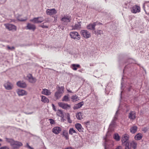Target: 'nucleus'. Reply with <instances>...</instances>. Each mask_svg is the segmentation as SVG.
Returning <instances> with one entry per match:
<instances>
[{
  "mask_svg": "<svg viewBox=\"0 0 149 149\" xmlns=\"http://www.w3.org/2000/svg\"><path fill=\"white\" fill-rule=\"evenodd\" d=\"M6 141L10 143L11 146L12 147L11 149H19V148L22 146V143L18 141H15L12 139L6 138Z\"/></svg>",
  "mask_w": 149,
  "mask_h": 149,
  "instance_id": "f257e3e1",
  "label": "nucleus"
},
{
  "mask_svg": "<svg viewBox=\"0 0 149 149\" xmlns=\"http://www.w3.org/2000/svg\"><path fill=\"white\" fill-rule=\"evenodd\" d=\"M113 141L108 139L107 138L104 139V141L103 143V145L105 149L109 148L113 146Z\"/></svg>",
  "mask_w": 149,
  "mask_h": 149,
  "instance_id": "f03ea898",
  "label": "nucleus"
},
{
  "mask_svg": "<svg viewBox=\"0 0 149 149\" xmlns=\"http://www.w3.org/2000/svg\"><path fill=\"white\" fill-rule=\"evenodd\" d=\"M71 20L70 16L68 15H64L61 19L62 24L65 25H67L68 23L70 22Z\"/></svg>",
  "mask_w": 149,
  "mask_h": 149,
  "instance_id": "7ed1b4c3",
  "label": "nucleus"
},
{
  "mask_svg": "<svg viewBox=\"0 0 149 149\" xmlns=\"http://www.w3.org/2000/svg\"><path fill=\"white\" fill-rule=\"evenodd\" d=\"M70 36L72 38L76 40H79L81 38L80 36L76 31H73L70 33Z\"/></svg>",
  "mask_w": 149,
  "mask_h": 149,
  "instance_id": "20e7f679",
  "label": "nucleus"
},
{
  "mask_svg": "<svg viewBox=\"0 0 149 149\" xmlns=\"http://www.w3.org/2000/svg\"><path fill=\"white\" fill-rule=\"evenodd\" d=\"M81 36L87 39L91 37V33L86 30H82L81 31Z\"/></svg>",
  "mask_w": 149,
  "mask_h": 149,
  "instance_id": "39448f33",
  "label": "nucleus"
},
{
  "mask_svg": "<svg viewBox=\"0 0 149 149\" xmlns=\"http://www.w3.org/2000/svg\"><path fill=\"white\" fill-rule=\"evenodd\" d=\"M129 136L128 135L125 134L123 135L122 137L121 141L123 144H127L129 143Z\"/></svg>",
  "mask_w": 149,
  "mask_h": 149,
  "instance_id": "423d86ee",
  "label": "nucleus"
},
{
  "mask_svg": "<svg viewBox=\"0 0 149 149\" xmlns=\"http://www.w3.org/2000/svg\"><path fill=\"white\" fill-rule=\"evenodd\" d=\"M43 20V18L40 17L34 18L33 19H31L30 21L34 23L38 24L41 23Z\"/></svg>",
  "mask_w": 149,
  "mask_h": 149,
  "instance_id": "0eeeda50",
  "label": "nucleus"
},
{
  "mask_svg": "<svg viewBox=\"0 0 149 149\" xmlns=\"http://www.w3.org/2000/svg\"><path fill=\"white\" fill-rule=\"evenodd\" d=\"M27 78L29 82L31 83H35L37 80L36 79L33 77L31 74H28Z\"/></svg>",
  "mask_w": 149,
  "mask_h": 149,
  "instance_id": "6e6552de",
  "label": "nucleus"
},
{
  "mask_svg": "<svg viewBox=\"0 0 149 149\" xmlns=\"http://www.w3.org/2000/svg\"><path fill=\"white\" fill-rule=\"evenodd\" d=\"M6 28L10 31H16V26L10 24H5Z\"/></svg>",
  "mask_w": 149,
  "mask_h": 149,
  "instance_id": "1a4fd4ad",
  "label": "nucleus"
},
{
  "mask_svg": "<svg viewBox=\"0 0 149 149\" xmlns=\"http://www.w3.org/2000/svg\"><path fill=\"white\" fill-rule=\"evenodd\" d=\"M131 11L134 13H139L140 11V8L139 6L135 5L131 8Z\"/></svg>",
  "mask_w": 149,
  "mask_h": 149,
  "instance_id": "9d476101",
  "label": "nucleus"
},
{
  "mask_svg": "<svg viewBox=\"0 0 149 149\" xmlns=\"http://www.w3.org/2000/svg\"><path fill=\"white\" fill-rule=\"evenodd\" d=\"M59 106L65 109H70V106L67 104H65L62 102H59L58 103Z\"/></svg>",
  "mask_w": 149,
  "mask_h": 149,
  "instance_id": "9b49d317",
  "label": "nucleus"
},
{
  "mask_svg": "<svg viewBox=\"0 0 149 149\" xmlns=\"http://www.w3.org/2000/svg\"><path fill=\"white\" fill-rule=\"evenodd\" d=\"M116 120H113L111 122L109 126V130L111 132H112L114 130V128L115 127L116 125Z\"/></svg>",
  "mask_w": 149,
  "mask_h": 149,
  "instance_id": "f8f14e48",
  "label": "nucleus"
},
{
  "mask_svg": "<svg viewBox=\"0 0 149 149\" xmlns=\"http://www.w3.org/2000/svg\"><path fill=\"white\" fill-rule=\"evenodd\" d=\"M16 92L19 96H22L27 94V92L26 91L21 89H17Z\"/></svg>",
  "mask_w": 149,
  "mask_h": 149,
  "instance_id": "ddd939ff",
  "label": "nucleus"
},
{
  "mask_svg": "<svg viewBox=\"0 0 149 149\" xmlns=\"http://www.w3.org/2000/svg\"><path fill=\"white\" fill-rule=\"evenodd\" d=\"M97 25V22H95L93 24H90L87 26V28L88 29L95 30V27Z\"/></svg>",
  "mask_w": 149,
  "mask_h": 149,
  "instance_id": "4468645a",
  "label": "nucleus"
},
{
  "mask_svg": "<svg viewBox=\"0 0 149 149\" xmlns=\"http://www.w3.org/2000/svg\"><path fill=\"white\" fill-rule=\"evenodd\" d=\"M46 13L47 15H51L55 14L57 13V12L54 9H47L46 10Z\"/></svg>",
  "mask_w": 149,
  "mask_h": 149,
  "instance_id": "2eb2a0df",
  "label": "nucleus"
},
{
  "mask_svg": "<svg viewBox=\"0 0 149 149\" xmlns=\"http://www.w3.org/2000/svg\"><path fill=\"white\" fill-rule=\"evenodd\" d=\"M4 86L6 89L7 90H11L13 88V84L8 82L5 84L4 85Z\"/></svg>",
  "mask_w": 149,
  "mask_h": 149,
  "instance_id": "dca6fc26",
  "label": "nucleus"
},
{
  "mask_svg": "<svg viewBox=\"0 0 149 149\" xmlns=\"http://www.w3.org/2000/svg\"><path fill=\"white\" fill-rule=\"evenodd\" d=\"M61 130V128L58 127H55L52 129V132L55 134H59Z\"/></svg>",
  "mask_w": 149,
  "mask_h": 149,
  "instance_id": "f3484780",
  "label": "nucleus"
},
{
  "mask_svg": "<svg viewBox=\"0 0 149 149\" xmlns=\"http://www.w3.org/2000/svg\"><path fill=\"white\" fill-rule=\"evenodd\" d=\"M128 118L131 120H134L136 118V113L133 111H131L129 113Z\"/></svg>",
  "mask_w": 149,
  "mask_h": 149,
  "instance_id": "a211bd4d",
  "label": "nucleus"
},
{
  "mask_svg": "<svg viewBox=\"0 0 149 149\" xmlns=\"http://www.w3.org/2000/svg\"><path fill=\"white\" fill-rule=\"evenodd\" d=\"M27 29L32 30L34 31L36 29V27L34 24L30 23H28L26 26Z\"/></svg>",
  "mask_w": 149,
  "mask_h": 149,
  "instance_id": "6ab92c4d",
  "label": "nucleus"
},
{
  "mask_svg": "<svg viewBox=\"0 0 149 149\" xmlns=\"http://www.w3.org/2000/svg\"><path fill=\"white\" fill-rule=\"evenodd\" d=\"M17 86L21 88H25L26 87V83L23 81H18L17 83Z\"/></svg>",
  "mask_w": 149,
  "mask_h": 149,
  "instance_id": "aec40b11",
  "label": "nucleus"
},
{
  "mask_svg": "<svg viewBox=\"0 0 149 149\" xmlns=\"http://www.w3.org/2000/svg\"><path fill=\"white\" fill-rule=\"evenodd\" d=\"M75 127L79 132H82L83 131L84 129L80 124L77 123L75 124Z\"/></svg>",
  "mask_w": 149,
  "mask_h": 149,
  "instance_id": "412c9836",
  "label": "nucleus"
},
{
  "mask_svg": "<svg viewBox=\"0 0 149 149\" xmlns=\"http://www.w3.org/2000/svg\"><path fill=\"white\" fill-rule=\"evenodd\" d=\"M84 104V102L83 101L80 102L77 104H76L73 107V109L74 110L77 109L81 107Z\"/></svg>",
  "mask_w": 149,
  "mask_h": 149,
  "instance_id": "4be33fe9",
  "label": "nucleus"
},
{
  "mask_svg": "<svg viewBox=\"0 0 149 149\" xmlns=\"http://www.w3.org/2000/svg\"><path fill=\"white\" fill-rule=\"evenodd\" d=\"M42 93V94L47 95H49L51 93L50 91L46 89H43Z\"/></svg>",
  "mask_w": 149,
  "mask_h": 149,
  "instance_id": "5701e85b",
  "label": "nucleus"
},
{
  "mask_svg": "<svg viewBox=\"0 0 149 149\" xmlns=\"http://www.w3.org/2000/svg\"><path fill=\"white\" fill-rule=\"evenodd\" d=\"M63 136H64L66 140L69 139V135L68 132L66 130H64L62 132Z\"/></svg>",
  "mask_w": 149,
  "mask_h": 149,
  "instance_id": "b1692460",
  "label": "nucleus"
},
{
  "mask_svg": "<svg viewBox=\"0 0 149 149\" xmlns=\"http://www.w3.org/2000/svg\"><path fill=\"white\" fill-rule=\"evenodd\" d=\"M137 130V126H134L130 128V132L132 134H134L136 132Z\"/></svg>",
  "mask_w": 149,
  "mask_h": 149,
  "instance_id": "393cba45",
  "label": "nucleus"
},
{
  "mask_svg": "<svg viewBox=\"0 0 149 149\" xmlns=\"http://www.w3.org/2000/svg\"><path fill=\"white\" fill-rule=\"evenodd\" d=\"M83 114L81 112H79L76 114V117L79 120H81L83 119L82 115Z\"/></svg>",
  "mask_w": 149,
  "mask_h": 149,
  "instance_id": "a878e982",
  "label": "nucleus"
},
{
  "mask_svg": "<svg viewBox=\"0 0 149 149\" xmlns=\"http://www.w3.org/2000/svg\"><path fill=\"white\" fill-rule=\"evenodd\" d=\"M56 88L57 89V91L56 92H58L59 93H61V94H63V89L64 88L63 87L61 86V87H60L59 86H57Z\"/></svg>",
  "mask_w": 149,
  "mask_h": 149,
  "instance_id": "bb28decb",
  "label": "nucleus"
},
{
  "mask_svg": "<svg viewBox=\"0 0 149 149\" xmlns=\"http://www.w3.org/2000/svg\"><path fill=\"white\" fill-rule=\"evenodd\" d=\"M81 22H78L75 24V26L73 27L74 29H79L81 28Z\"/></svg>",
  "mask_w": 149,
  "mask_h": 149,
  "instance_id": "cd10ccee",
  "label": "nucleus"
},
{
  "mask_svg": "<svg viewBox=\"0 0 149 149\" xmlns=\"http://www.w3.org/2000/svg\"><path fill=\"white\" fill-rule=\"evenodd\" d=\"M41 101L45 103H48L49 102V99L46 97L44 96H41Z\"/></svg>",
  "mask_w": 149,
  "mask_h": 149,
  "instance_id": "c85d7f7f",
  "label": "nucleus"
},
{
  "mask_svg": "<svg viewBox=\"0 0 149 149\" xmlns=\"http://www.w3.org/2000/svg\"><path fill=\"white\" fill-rule=\"evenodd\" d=\"M142 137V135L141 133H138L134 137L136 140H139L141 139Z\"/></svg>",
  "mask_w": 149,
  "mask_h": 149,
  "instance_id": "c756f323",
  "label": "nucleus"
},
{
  "mask_svg": "<svg viewBox=\"0 0 149 149\" xmlns=\"http://www.w3.org/2000/svg\"><path fill=\"white\" fill-rule=\"evenodd\" d=\"M57 114L60 117L62 118L64 117V115L63 112L62 110H58L57 112Z\"/></svg>",
  "mask_w": 149,
  "mask_h": 149,
  "instance_id": "7c9ffc66",
  "label": "nucleus"
},
{
  "mask_svg": "<svg viewBox=\"0 0 149 149\" xmlns=\"http://www.w3.org/2000/svg\"><path fill=\"white\" fill-rule=\"evenodd\" d=\"M72 69L74 70H77V68H79L80 65L79 64H73L72 65Z\"/></svg>",
  "mask_w": 149,
  "mask_h": 149,
  "instance_id": "2f4dec72",
  "label": "nucleus"
},
{
  "mask_svg": "<svg viewBox=\"0 0 149 149\" xmlns=\"http://www.w3.org/2000/svg\"><path fill=\"white\" fill-rule=\"evenodd\" d=\"M73 102H75L79 100V98L76 95H72L71 98Z\"/></svg>",
  "mask_w": 149,
  "mask_h": 149,
  "instance_id": "473e14b6",
  "label": "nucleus"
},
{
  "mask_svg": "<svg viewBox=\"0 0 149 149\" xmlns=\"http://www.w3.org/2000/svg\"><path fill=\"white\" fill-rule=\"evenodd\" d=\"M130 144L134 149H136V148L137 143L136 142L133 141L130 143Z\"/></svg>",
  "mask_w": 149,
  "mask_h": 149,
  "instance_id": "72a5a7b5",
  "label": "nucleus"
},
{
  "mask_svg": "<svg viewBox=\"0 0 149 149\" xmlns=\"http://www.w3.org/2000/svg\"><path fill=\"white\" fill-rule=\"evenodd\" d=\"M62 94L59 93L58 92H56L55 94L54 95L56 97L57 99L60 98L62 95Z\"/></svg>",
  "mask_w": 149,
  "mask_h": 149,
  "instance_id": "f704fd0d",
  "label": "nucleus"
},
{
  "mask_svg": "<svg viewBox=\"0 0 149 149\" xmlns=\"http://www.w3.org/2000/svg\"><path fill=\"white\" fill-rule=\"evenodd\" d=\"M113 138L114 139L117 141H119L120 140V137L117 133H115L114 134Z\"/></svg>",
  "mask_w": 149,
  "mask_h": 149,
  "instance_id": "c9c22d12",
  "label": "nucleus"
},
{
  "mask_svg": "<svg viewBox=\"0 0 149 149\" xmlns=\"http://www.w3.org/2000/svg\"><path fill=\"white\" fill-rule=\"evenodd\" d=\"M70 100V99L69 97L67 95L64 96L62 98V101H63L68 102Z\"/></svg>",
  "mask_w": 149,
  "mask_h": 149,
  "instance_id": "e433bc0d",
  "label": "nucleus"
},
{
  "mask_svg": "<svg viewBox=\"0 0 149 149\" xmlns=\"http://www.w3.org/2000/svg\"><path fill=\"white\" fill-rule=\"evenodd\" d=\"M69 134L71 135L73 133H77V132L74 130L73 128H70L69 131Z\"/></svg>",
  "mask_w": 149,
  "mask_h": 149,
  "instance_id": "4c0bfd02",
  "label": "nucleus"
},
{
  "mask_svg": "<svg viewBox=\"0 0 149 149\" xmlns=\"http://www.w3.org/2000/svg\"><path fill=\"white\" fill-rule=\"evenodd\" d=\"M21 16V15H19L17 17V18L18 20L20 21H24L26 20L27 18L26 17H25L24 19H22L20 18Z\"/></svg>",
  "mask_w": 149,
  "mask_h": 149,
  "instance_id": "58836bf2",
  "label": "nucleus"
},
{
  "mask_svg": "<svg viewBox=\"0 0 149 149\" xmlns=\"http://www.w3.org/2000/svg\"><path fill=\"white\" fill-rule=\"evenodd\" d=\"M95 34H99L100 35L101 34L103 33V31L101 30H98L97 31H95Z\"/></svg>",
  "mask_w": 149,
  "mask_h": 149,
  "instance_id": "ea45409f",
  "label": "nucleus"
},
{
  "mask_svg": "<svg viewBox=\"0 0 149 149\" xmlns=\"http://www.w3.org/2000/svg\"><path fill=\"white\" fill-rule=\"evenodd\" d=\"M119 113L118 112V111L117 110L116 112V113L113 119L114 120H116L117 119L118 116L119 115Z\"/></svg>",
  "mask_w": 149,
  "mask_h": 149,
  "instance_id": "a19ab883",
  "label": "nucleus"
},
{
  "mask_svg": "<svg viewBox=\"0 0 149 149\" xmlns=\"http://www.w3.org/2000/svg\"><path fill=\"white\" fill-rule=\"evenodd\" d=\"M45 22H44L40 26V27H41L43 28L47 29L48 28V26H47L45 24Z\"/></svg>",
  "mask_w": 149,
  "mask_h": 149,
  "instance_id": "79ce46f5",
  "label": "nucleus"
},
{
  "mask_svg": "<svg viewBox=\"0 0 149 149\" xmlns=\"http://www.w3.org/2000/svg\"><path fill=\"white\" fill-rule=\"evenodd\" d=\"M67 119L69 123H72V121L70 119V116L69 114H68L67 115Z\"/></svg>",
  "mask_w": 149,
  "mask_h": 149,
  "instance_id": "37998d69",
  "label": "nucleus"
},
{
  "mask_svg": "<svg viewBox=\"0 0 149 149\" xmlns=\"http://www.w3.org/2000/svg\"><path fill=\"white\" fill-rule=\"evenodd\" d=\"M49 120L50 121V123L51 124H55L54 120L52 119H49Z\"/></svg>",
  "mask_w": 149,
  "mask_h": 149,
  "instance_id": "c03bdc74",
  "label": "nucleus"
},
{
  "mask_svg": "<svg viewBox=\"0 0 149 149\" xmlns=\"http://www.w3.org/2000/svg\"><path fill=\"white\" fill-rule=\"evenodd\" d=\"M129 143H128L127 144H125V149H130L131 148H130L129 147Z\"/></svg>",
  "mask_w": 149,
  "mask_h": 149,
  "instance_id": "a18cd8bd",
  "label": "nucleus"
},
{
  "mask_svg": "<svg viewBox=\"0 0 149 149\" xmlns=\"http://www.w3.org/2000/svg\"><path fill=\"white\" fill-rule=\"evenodd\" d=\"M9 148L6 146L2 147L0 148V149H9Z\"/></svg>",
  "mask_w": 149,
  "mask_h": 149,
  "instance_id": "49530a36",
  "label": "nucleus"
},
{
  "mask_svg": "<svg viewBox=\"0 0 149 149\" xmlns=\"http://www.w3.org/2000/svg\"><path fill=\"white\" fill-rule=\"evenodd\" d=\"M7 48L8 49L11 50H13V49H14L15 47H10L9 46H7Z\"/></svg>",
  "mask_w": 149,
  "mask_h": 149,
  "instance_id": "de8ad7c7",
  "label": "nucleus"
},
{
  "mask_svg": "<svg viewBox=\"0 0 149 149\" xmlns=\"http://www.w3.org/2000/svg\"><path fill=\"white\" fill-rule=\"evenodd\" d=\"M26 146L30 149H33V148L31 147L30 146H29L28 143H27L26 144Z\"/></svg>",
  "mask_w": 149,
  "mask_h": 149,
  "instance_id": "09e8293b",
  "label": "nucleus"
},
{
  "mask_svg": "<svg viewBox=\"0 0 149 149\" xmlns=\"http://www.w3.org/2000/svg\"><path fill=\"white\" fill-rule=\"evenodd\" d=\"M52 105L53 109L55 111H56V109L54 105V104H52Z\"/></svg>",
  "mask_w": 149,
  "mask_h": 149,
  "instance_id": "8fccbe9b",
  "label": "nucleus"
},
{
  "mask_svg": "<svg viewBox=\"0 0 149 149\" xmlns=\"http://www.w3.org/2000/svg\"><path fill=\"white\" fill-rule=\"evenodd\" d=\"M132 89V86H130L129 88H128V91H131V89Z\"/></svg>",
  "mask_w": 149,
  "mask_h": 149,
  "instance_id": "3c124183",
  "label": "nucleus"
},
{
  "mask_svg": "<svg viewBox=\"0 0 149 149\" xmlns=\"http://www.w3.org/2000/svg\"><path fill=\"white\" fill-rule=\"evenodd\" d=\"M116 149H122V147L121 146H118L116 148Z\"/></svg>",
  "mask_w": 149,
  "mask_h": 149,
  "instance_id": "603ef678",
  "label": "nucleus"
},
{
  "mask_svg": "<svg viewBox=\"0 0 149 149\" xmlns=\"http://www.w3.org/2000/svg\"><path fill=\"white\" fill-rule=\"evenodd\" d=\"M80 139H81V141H79V143H81L82 142V139H81V137L80 138Z\"/></svg>",
  "mask_w": 149,
  "mask_h": 149,
  "instance_id": "864d4df0",
  "label": "nucleus"
},
{
  "mask_svg": "<svg viewBox=\"0 0 149 149\" xmlns=\"http://www.w3.org/2000/svg\"><path fill=\"white\" fill-rule=\"evenodd\" d=\"M67 91H68V92H70V93H72V92L71 91H70V90H67Z\"/></svg>",
  "mask_w": 149,
  "mask_h": 149,
  "instance_id": "5fc2aeb1",
  "label": "nucleus"
},
{
  "mask_svg": "<svg viewBox=\"0 0 149 149\" xmlns=\"http://www.w3.org/2000/svg\"><path fill=\"white\" fill-rule=\"evenodd\" d=\"M65 149H73L71 147H69L66 148Z\"/></svg>",
  "mask_w": 149,
  "mask_h": 149,
  "instance_id": "6e6d98bb",
  "label": "nucleus"
},
{
  "mask_svg": "<svg viewBox=\"0 0 149 149\" xmlns=\"http://www.w3.org/2000/svg\"><path fill=\"white\" fill-rule=\"evenodd\" d=\"M45 23L46 22H49V20H45Z\"/></svg>",
  "mask_w": 149,
  "mask_h": 149,
  "instance_id": "4d7b16f0",
  "label": "nucleus"
},
{
  "mask_svg": "<svg viewBox=\"0 0 149 149\" xmlns=\"http://www.w3.org/2000/svg\"><path fill=\"white\" fill-rule=\"evenodd\" d=\"M102 24L100 23H98L97 22V25H98V24Z\"/></svg>",
  "mask_w": 149,
  "mask_h": 149,
  "instance_id": "13d9d810",
  "label": "nucleus"
},
{
  "mask_svg": "<svg viewBox=\"0 0 149 149\" xmlns=\"http://www.w3.org/2000/svg\"><path fill=\"white\" fill-rule=\"evenodd\" d=\"M26 114H32V113H26Z\"/></svg>",
  "mask_w": 149,
  "mask_h": 149,
  "instance_id": "bf43d9fd",
  "label": "nucleus"
},
{
  "mask_svg": "<svg viewBox=\"0 0 149 149\" xmlns=\"http://www.w3.org/2000/svg\"><path fill=\"white\" fill-rule=\"evenodd\" d=\"M61 29H62V30H63V29H64V27H63H63H62V28H61Z\"/></svg>",
  "mask_w": 149,
  "mask_h": 149,
  "instance_id": "052dcab7",
  "label": "nucleus"
},
{
  "mask_svg": "<svg viewBox=\"0 0 149 149\" xmlns=\"http://www.w3.org/2000/svg\"><path fill=\"white\" fill-rule=\"evenodd\" d=\"M2 141V140L1 139H0V141Z\"/></svg>",
  "mask_w": 149,
  "mask_h": 149,
  "instance_id": "680f3d73",
  "label": "nucleus"
},
{
  "mask_svg": "<svg viewBox=\"0 0 149 149\" xmlns=\"http://www.w3.org/2000/svg\"><path fill=\"white\" fill-rule=\"evenodd\" d=\"M1 146V144L0 143V146Z\"/></svg>",
  "mask_w": 149,
  "mask_h": 149,
  "instance_id": "e2e57ef3",
  "label": "nucleus"
}]
</instances>
